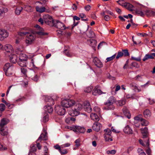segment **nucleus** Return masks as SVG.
<instances>
[{"mask_svg":"<svg viewBox=\"0 0 155 155\" xmlns=\"http://www.w3.org/2000/svg\"><path fill=\"white\" fill-rule=\"evenodd\" d=\"M85 129L84 127L79 126H76L75 132L84 133L85 131Z\"/></svg>","mask_w":155,"mask_h":155,"instance_id":"nucleus-26","label":"nucleus"},{"mask_svg":"<svg viewBox=\"0 0 155 155\" xmlns=\"http://www.w3.org/2000/svg\"><path fill=\"white\" fill-rule=\"evenodd\" d=\"M86 34L87 37L89 38H94L95 36L94 33L91 30H87Z\"/></svg>","mask_w":155,"mask_h":155,"instance_id":"nucleus-19","label":"nucleus"},{"mask_svg":"<svg viewBox=\"0 0 155 155\" xmlns=\"http://www.w3.org/2000/svg\"><path fill=\"white\" fill-rule=\"evenodd\" d=\"M124 7L129 11H133V8L134 7L133 5L128 2H125L123 5Z\"/></svg>","mask_w":155,"mask_h":155,"instance_id":"nucleus-23","label":"nucleus"},{"mask_svg":"<svg viewBox=\"0 0 155 155\" xmlns=\"http://www.w3.org/2000/svg\"><path fill=\"white\" fill-rule=\"evenodd\" d=\"M94 111L97 113L100 114V109L97 106L95 107L93 109Z\"/></svg>","mask_w":155,"mask_h":155,"instance_id":"nucleus-48","label":"nucleus"},{"mask_svg":"<svg viewBox=\"0 0 155 155\" xmlns=\"http://www.w3.org/2000/svg\"><path fill=\"white\" fill-rule=\"evenodd\" d=\"M93 62L95 65L97 67L101 68L102 67V63L97 58L95 57L94 58Z\"/></svg>","mask_w":155,"mask_h":155,"instance_id":"nucleus-16","label":"nucleus"},{"mask_svg":"<svg viewBox=\"0 0 155 155\" xmlns=\"http://www.w3.org/2000/svg\"><path fill=\"white\" fill-rule=\"evenodd\" d=\"M101 127V124L99 123L96 122L94 124L93 126V129L97 132L98 131Z\"/></svg>","mask_w":155,"mask_h":155,"instance_id":"nucleus-14","label":"nucleus"},{"mask_svg":"<svg viewBox=\"0 0 155 155\" xmlns=\"http://www.w3.org/2000/svg\"><path fill=\"white\" fill-rule=\"evenodd\" d=\"M124 55L123 52L121 51H119L117 54V55L116 57V58L117 59H118L119 58L122 57Z\"/></svg>","mask_w":155,"mask_h":155,"instance_id":"nucleus-50","label":"nucleus"},{"mask_svg":"<svg viewBox=\"0 0 155 155\" xmlns=\"http://www.w3.org/2000/svg\"><path fill=\"white\" fill-rule=\"evenodd\" d=\"M93 87L92 86H89L86 88L84 90V91L85 92H90L91 91Z\"/></svg>","mask_w":155,"mask_h":155,"instance_id":"nucleus-46","label":"nucleus"},{"mask_svg":"<svg viewBox=\"0 0 155 155\" xmlns=\"http://www.w3.org/2000/svg\"><path fill=\"white\" fill-rule=\"evenodd\" d=\"M35 8L37 12L41 13L45 12L46 9L45 7H39L38 6H36Z\"/></svg>","mask_w":155,"mask_h":155,"instance_id":"nucleus-32","label":"nucleus"},{"mask_svg":"<svg viewBox=\"0 0 155 155\" xmlns=\"http://www.w3.org/2000/svg\"><path fill=\"white\" fill-rule=\"evenodd\" d=\"M105 132L104 135V138L106 141H111L113 140L112 137L111 135V131L109 128L104 130Z\"/></svg>","mask_w":155,"mask_h":155,"instance_id":"nucleus-3","label":"nucleus"},{"mask_svg":"<svg viewBox=\"0 0 155 155\" xmlns=\"http://www.w3.org/2000/svg\"><path fill=\"white\" fill-rule=\"evenodd\" d=\"M123 131L124 133L128 134H132L133 133V130L130 127L127 125L124 129Z\"/></svg>","mask_w":155,"mask_h":155,"instance_id":"nucleus-15","label":"nucleus"},{"mask_svg":"<svg viewBox=\"0 0 155 155\" xmlns=\"http://www.w3.org/2000/svg\"><path fill=\"white\" fill-rule=\"evenodd\" d=\"M39 76L36 74L31 78L32 80L35 81H37L39 78Z\"/></svg>","mask_w":155,"mask_h":155,"instance_id":"nucleus-51","label":"nucleus"},{"mask_svg":"<svg viewBox=\"0 0 155 155\" xmlns=\"http://www.w3.org/2000/svg\"><path fill=\"white\" fill-rule=\"evenodd\" d=\"M9 122V119L6 118H2L0 122V127H5L4 126L6 125Z\"/></svg>","mask_w":155,"mask_h":155,"instance_id":"nucleus-17","label":"nucleus"},{"mask_svg":"<svg viewBox=\"0 0 155 155\" xmlns=\"http://www.w3.org/2000/svg\"><path fill=\"white\" fill-rule=\"evenodd\" d=\"M75 120V119L74 117H70L67 118L65 120V121L68 124H71Z\"/></svg>","mask_w":155,"mask_h":155,"instance_id":"nucleus-35","label":"nucleus"},{"mask_svg":"<svg viewBox=\"0 0 155 155\" xmlns=\"http://www.w3.org/2000/svg\"><path fill=\"white\" fill-rule=\"evenodd\" d=\"M23 9V8L21 7H18L16 8V9L15 11V14L18 15H19L20 13Z\"/></svg>","mask_w":155,"mask_h":155,"instance_id":"nucleus-38","label":"nucleus"},{"mask_svg":"<svg viewBox=\"0 0 155 155\" xmlns=\"http://www.w3.org/2000/svg\"><path fill=\"white\" fill-rule=\"evenodd\" d=\"M54 147L56 149L58 150L59 151H60L61 148V145L60 146L58 145L57 144L54 146Z\"/></svg>","mask_w":155,"mask_h":155,"instance_id":"nucleus-61","label":"nucleus"},{"mask_svg":"<svg viewBox=\"0 0 155 155\" xmlns=\"http://www.w3.org/2000/svg\"><path fill=\"white\" fill-rule=\"evenodd\" d=\"M9 35V33L6 30H0V38L3 40L7 37Z\"/></svg>","mask_w":155,"mask_h":155,"instance_id":"nucleus-10","label":"nucleus"},{"mask_svg":"<svg viewBox=\"0 0 155 155\" xmlns=\"http://www.w3.org/2000/svg\"><path fill=\"white\" fill-rule=\"evenodd\" d=\"M83 108L82 104L78 102H75L74 109L75 110L78 111L79 113L80 114V111H81Z\"/></svg>","mask_w":155,"mask_h":155,"instance_id":"nucleus-18","label":"nucleus"},{"mask_svg":"<svg viewBox=\"0 0 155 155\" xmlns=\"http://www.w3.org/2000/svg\"><path fill=\"white\" fill-rule=\"evenodd\" d=\"M69 48L68 46H67L65 47L64 50V52L65 53L66 55L68 57H71V54L69 53L68 51H67L68 50Z\"/></svg>","mask_w":155,"mask_h":155,"instance_id":"nucleus-41","label":"nucleus"},{"mask_svg":"<svg viewBox=\"0 0 155 155\" xmlns=\"http://www.w3.org/2000/svg\"><path fill=\"white\" fill-rule=\"evenodd\" d=\"M45 110L49 113H52L53 111L52 107L51 106H46L44 107Z\"/></svg>","mask_w":155,"mask_h":155,"instance_id":"nucleus-31","label":"nucleus"},{"mask_svg":"<svg viewBox=\"0 0 155 155\" xmlns=\"http://www.w3.org/2000/svg\"><path fill=\"white\" fill-rule=\"evenodd\" d=\"M115 57L116 54H114L110 57L107 58H106V62H109L112 61L115 58Z\"/></svg>","mask_w":155,"mask_h":155,"instance_id":"nucleus-47","label":"nucleus"},{"mask_svg":"<svg viewBox=\"0 0 155 155\" xmlns=\"http://www.w3.org/2000/svg\"><path fill=\"white\" fill-rule=\"evenodd\" d=\"M3 70L5 75L10 77L14 73V67L13 65L10 63H6L3 67Z\"/></svg>","mask_w":155,"mask_h":155,"instance_id":"nucleus-2","label":"nucleus"},{"mask_svg":"<svg viewBox=\"0 0 155 155\" xmlns=\"http://www.w3.org/2000/svg\"><path fill=\"white\" fill-rule=\"evenodd\" d=\"M122 52L124 54L125 56H127L129 55V54L128 52V51L127 50H123Z\"/></svg>","mask_w":155,"mask_h":155,"instance_id":"nucleus-60","label":"nucleus"},{"mask_svg":"<svg viewBox=\"0 0 155 155\" xmlns=\"http://www.w3.org/2000/svg\"><path fill=\"white\" fill-rule=\"evenodd\" d=\"M5 107L4 104H0V110L1 111H3L5 109Z\"/></svg>","mask_w":155,"mask_h":155,"instance_id":"nucleus-52","label":"nucleus"},{"mask_svg":"<svg viewBox=\"0 0 155 155\" xmlns=\"http://www.w3.org/2000/svg\"><path fill=\"white\" fill-rule=\"evenodd\" d=\"M19 60L27 61L28 56L25 54L21 53L19 57Z\"/></svg>","mask_w":155,"mask_h":155,"instance_id":"nucleus-25","label":"nucleus"},{"mask_svg":"<svg viewBox=\"0 0 155 155\" xmlns=\"http://www.w3.org/2000/svg\"><path fill=\"white\" fill-rule=\"evenodd\" d=\"M80 140L79 139H77L75 141V145L77 147H79L80 146Z\"/></svg>","mask_w":155,"mask_h":155,"instance_id":"nucleus-57","label":"nucleus"},{"mask_svg":"<svg viewBox=\"0 0 155 155\" xmlns=\"http://www.w3.org/2000/svg\"><path fill=\"white\" fill-rule=\"evenodd\" d=\"M47 140V134L46 133H42L40 137H39L37 141H41V140Z\"/></svg>","mask_w":155,"mask_h":155,"instance_id":"nucleus-27","label":"nucleus"},{"mask_svg":"<svg viewBox=\"0 0 155 155\" xmlns=\"http://www.w3.org/2000/svg\"><path fill=\"white\" fill-rule=\"evenodd\" d=\"M153 54V53H152L150 54H147L146 55L143 59V61H145L148 59H153L154 57Z\"/></svg>","mask_w":155,"mask_h":155,"instance_id":"nucleus-28","label":"nucleus"},{"mask_svg":"<svg viewBox=\"0 0 155 155\" xmlns=\"http://www.w3.org/2000/svg\"><path fill=\"white\" fill-rule=\"evenodd\" d=\"M68 150L67 149H64V148H61L59 152L61 154H65L68 153Z\"/></svg>","mask_w":155,"mask_h":155,"instance_id":"nucleus-43","label":"nucleus"},{"mask_svg":"<svg viewBox=\"0 0 155 155\" xmlns=\"http://www.w3.org/2000/svg\"><path fill=\"white\" fill-rule=\"evenodd\" d=\"M73 19L74 20V24L73 25L72 27V29H73L74 28V26H76L79 23V22H75V20L79 21L80 20V18L76 16H74L73 17Z\"/></svg>","mask_w":155,"mask_h":155,"instance_id":"nucleus-33","label":"nucleus"},{"mask_svg":"<svg viewBox=\"0 0 155 155\" xmlns=\"http://www.w3.org/2000/svg\"><path fill=\"white\" fill-rule=\"evenodd\" d=\"M83 107L84 110L88 113H90L92 111L90 104L88 101H85L84 103Z\"/></svg>","mask_w":155,"mask_h":155,"instance_id":"nucleus-8","label":"nucleus"},{"mask_svg":"<svg viewBox=\"0 0 155 155\" xmlns=\"http://www.w3.org/2000/svg\"><path fill=\"white\" fill-rule=\"evenodd\" d=\"M116 104L118 106H122L125 104V101L122 100L118 101L116 102Z\"/></svg>","mask_w":155,"mask_h":155,"instance_id":"nucleus-44","label":"nucleus"},{"mask_svg":"<svg viewBox=\"0 0 155 155\" xmlns=\"http://www.w3.org/2000/svg\"><path fill=\"white\" fill-rule=\"evenodd\" d=\"M25 98V97L24 96L21 97L18 99H16L15 101L16 102L22 101Z\"/></svg>","mask_w":155,"mask_h":155,"instance_id":"nucleus-63","label":"nucleus"},{"mask_svg":"<svg viewBox=\"0 0 155 155\" xmlns=\"http://www.w3.org/2000/svg\"><path fill=\"white\" fill-rule=\"evenodd\" d=\"M36 150L37 149L35 146V145H33L31 146V148L30 151L35 152L36 151Z\"/></svg>","mask_w":155,"mask_h":155,"instance_id":"nucleus-56","label":"nucleus"},{"mask_svg":"<svg viewBox=\"0 0 155 155\" xmlns=\"http://www.w3.org/2000/svg\"><path fill=\"white\" fill-rule=\"evenodd\" d=\"M71 145V144L69 143H66L61 145V147L64 148L69 147Z\"/></svg>","mask_w":155,"mask_h":155,"instance_id":"nucleus-53","label":"nucleus"},{"mask_svg":"<svg viewBox=\"0 0 155 155\" xmlns=\"http://www.w3.org/2000/svg\"><path fill=\"white\" fill-rule=\"evenodd\" d=\"M103 92L99 89L95 87L92 91V94L94 95H100L102 94Z\"/></svg>","mask_w":155,"mask_h":155,"instance_id":"nucleus-22","label":"nucleus"},{"mask_svg":"<svg viewBox=\"0 0 155 155\" xmlns=\"http://www.w3.org/2000/svg\"><path fill=\"white\" fill-rule=\"evenodd\" d=\"M55 110L56 112L59 115H63L65 113V110L62 106H57L55 107Z\"/></svg>","mask_w":155,"mask_h":155,"instance_id":"nucleus-7","label":"nucleus"},{"mask_svg":"<svg viewBox=\"0 0 155 155\" xmlns=\"http://www.w3.org/2000/svg\"><path fill=\"white\" fill-rule=\"evenodd\" d=\"M21 72L23 74L24 77H27V70L26 68L22 67L21 68Z\"/></svg>","mask_w":155,"mask_h":155,"instance_id":"nucleus-40","label":"nucleus"},{"mask_svg":"<svg viewBox=\"0 0 155 155\" xmlns=\"http://www.w3.org/2000/svg\"><path fill=\"white\" fill-rule=\"evenodd\" d=\"M47 34L42 31L37 32L36 34L33 33H30L28 32H20L18 33V37H23L24 36H26L25 40L26 43L28 45L31 44L35 41L36 35L38 37H41L42 35H47Z\"/></svg>","mask_w":155,"mask_h":155,"instance_id":"nucleus-1","label":"nucleus"},{"mask_svg":"<svg viewBox=\"0 0 155 155\" xmlns=\"http://www.w3.org/2000/svg\"><path fill=\"white\" fill-rule=\"evenodd\" d=\"M141 131L143 137H147L148 134L147 127H145L144 128H141Z\"/></svg>","mask_w":155,"mask_h":155,"instance_id":"nucleus-29","label":"nucleus"},{"mask_svg":"<svg viewBox=\"0 0 155 155\" xmlns=\"http://www.w3.org/2000/svg\"><path fill=\"white\" fill-rule=\"evenodd\" d=\"M131 65L134 67L138 68L140 67V65L136 62H133L132 63Z\"/></svg>","mask_w":155,"mask_h":155,"instance_id":"nucleus-55","label":"nucleus"},{"mask_svg":"<svg viewBox=\"0 0 155 155\" xmlns=\"http://www.w3.org/2000/svg\"><path fill=\"white\" fill-rule=\"evenodd\" d=\"M61 104L63 107L66 108H68V99L62 100L61 102Z\"/></svg>","mask_w":155,"mask_h":155,"instance_id":"nucleus-37","label":"nucleus"},{"mask_svg":"<svg viewBox=\"0 0 155 155\" xmlns=\"http://www.w3.org/2000/svg\"><path fill=\"white\" fill-rule=\"evenodd\" d=\"M0 134L3 136H6L8 134V129L7 127H0Z\"/></svg>","mask_w":155,"mask_h":155,"instance_id":"nucleus-9","label":"nucleus"},{"mask_svg":"<svg viewBox=\"0 0 155 155\" xmlns=\"http://www.w3.org/2000/svg\"><path fill=\"white\" fill-rule=\"evenodd\" d=\"M68 114L71 116H75L78 115L80 114L78 111H77L74 109V110H71L69 111Z\"/></svg>","mask_w":155,"mask_h":155,"instance_id":"nucleus-20","label":"nucleus"},{"mask_svg":"<svg viewBox=\"0 0 155 155\" xmlns=\"http://www.w3.org/2000/svg\"><path fill=\"white\" fill-rule=\"evenodd\" d=\"M0 149L2 150H6L7 149V148L3 145L0 144Z\"/></svg>","mask_w":155,"mask_h":155,"instance_id":"nucleus-64","label":"nucleus"},{"mask_svg":"<svg viewBox=\"0 0 155 155\" xmlns=\"http://www.w3.org/2000/svg\"><path fill=\"white\" fill-rule=\"evenodd\" d=\"M123 113L124 115L127 117L128 118H130L131 114L127 109L126 107H124L123 109Z\"/></svg>","mask_w":155,"mask_h":155,"instance_id":"nucleus-24","label":"nucleus"},{"mask_svg":"<svg viewBox=\"0 0 155 155\" xmlns=\"http://www.w3.org/2000/svg\"><path fill=\"white\" fill-rule=\"evenodd\" d=\"M4 49L8 53L12 54L13 52V48L12 46L9 44H7L5 45Z\"/></svg>","mask_w":155,"mask_h":155,"instance_id":"nucleus-13","label":"nucleus"},{"mask_svg":"<svg viewBox=\"0 0 155 155\" xmlns=\"http://www.w3.org/2000/svg\"><path fill=\"white\" fill-rule=\"evenodd\" d=\"M141 124L142 126H146L149 124V122L147 120L143 119L141 121Z\"/></svg>","mask_w":155,"mask_h":155,"instance_id":"nucleus-45","label":"nucleus"},{"mask_svg":"<svg viewBox=\"0 0 155 155\" xmlns=\"http://www.w3.org/2000/svg\"><path fill=\"white\" fill-rule=\"evenodd\" d=\"M24 6L25 8L26 9V10L28 12H31L33 10L32 7L29 5H25Z\"/></svg>","mask_w":155,"mask_h":155,"instance_id":"nucleus-42","label":"nucleus"},{"mask_svg":"<svg viewBox=\"0 0 155 155\" xmlns=\"http://www.w3.org/2000/svg\"><path fill=\"white\" fill-rule=\"evenodd\" d=\"M67 127L68 129L73 130V131L75 132L76 129V126H73L71 127L67 126Z\"/></svg>","mask_w":155,"mask_h":155,"instance_id":"nucleus-59","label":"nucleus"},{"mask_svg":"<svg viewBox=\"0 0 155 155\" xmlns=\"http://www.w3.org/2000/svg\"><path fill=\"white\" fill-rule=\"evenodd\" d=\"M116 153V151L114 150H107V154H114Z\"/></svg>","mask_w":155,"mask_h":155,"instance_id":"nucleus-49","label":"nucleus"},{"mask_svg":"<svg viewBox=\"0 0 155 155\" xmlns=\"http://www.w3.org/2000/svg\"><path fill=\"white\" fill-rule=\"evenodd\" d=\"M43 18L45 22L50 26H52L53 25V21L52 17L48 15H44L43 16Z\"/></svg>","mask_w":155,"mask_h":155,"instance_id":"nucleus-4","label":"nucleus"},{"mask_svg":"<svg viewBox=\"0 0 155 155\" xmlns=\"http://www.w3.org/2000/svg\"><path fill=\"white\" fill-rule=\"evenodd\" d=\"M115 102L114 97L113 96L110 97L105 103V105L108 106V109H113L114 108L112 104Z\"/></svg>","mask_w":155,"mask_h":155,"instance_id":"nucleus-6","label":"nucleus"},{"mask_svg":"<svg viewBox=\"0 0 155 155\" xmlns=\"http://www.w3.org/2000/svg\"><path fill=\"white\" fill-rule=\"evenodd\" d=\"M149 84V81L147 82L146 83L143 85L141 86V87L142 89H143L147 87Z\"/></svg>","mask_w":155,"mask_h":155,"instance_id":"nucleus-58","label":"nucleus"},{"mask_svg":"<svg viewBox=\"0 0 155 155\" xmlns=\"http://www.w3.org/2000/svg\"><path fill=\"white\" fill-rule=\"evenodd\" d=\"M27 61L19 60L18 61V64L21 67H25L26 66Z\"/></svg>","mask_w":155,"mask_h":155,"instance_id":"nucleus-30","label":"nucleus"},{"mask_svg":"<svg viewBox=\"0 0 155 155\" xmlns=\"http://www.w3.org/2000/svg\"><path fill=\"white\" fill-rule=\"evenodd\" d=\"M48 115L47 114H46V115H45L43 118V121L44 122H45L48 121Z\"/></svg>","mask_w":155,"mask_h":155,"instance_id":"nucleus-54","label":"nucleus"},{"mask_svg":"<svg viewBox=\"0 0 155 155\" xmlns=\"http://www.w3.org/2000/svg\"><path fill=\"white\" fill-rule=\"evenodd\" d=\"M90 116L91 120L95 121H98L100 119L98 116L94 113H91Z\"/></svg>","mask_w":155,"mask_h":155,"instance_id":"nucleus-21","label":"nucleus"},{"mask_svg":"<svg viewBox=\"0 0 155 155\" xmlns=\"http://www.w3.org/2000/svg\"><path fill=\"white\" fill-rule=\"evenodd\" d=\"M75 101L72 100L68 99V108L72 107L75 105Z\"/></svg>","mask_w":155,"mask_h":155,"instance_id":"nucleus-36","label":"nucleus"},{"mask_svg":"<svg viewBox=\"0 0 155 155\" xmlns=\"http://www.w3.org/2000/svg\"><path fill=\"white\" fill-rule=\"evenodd\" d=\"M79 16L82 19V20L84 21H88V19L86 18V15L84 13H80L79 15Z\"/></svg>","mask_w":155,"mask_h":155,"instance_id":"nucleus-39","label":"nucleus"},{"mask_svg":"<svg viewBox=\"0 0 155 155\" xmlns=\"http://www.w3.org/2000/svg\"><path fill=\"white\" fill-rule=\"evenodd\" d=\"M124 1V0H119L117 1V2L120 5L124 7V3H123V2Z\"/></svg>","mask_w":155,"mask_h":155,"instance_id":"nucleus-62","label":"nucleus"},{"mask_svg":"<svg viewBox=\"0 0 155 155\" xmlns=\"http://www.w3.org/2000/svg\"><path fill=\"white\" fill-rule=\"evenodd\" d=\"M143 115L145 118L150 117L151 115V113L148 109H146L143 112Z\"/></svg>","mask_w":155,"mask_h":155,"instance_id":"nucleus-34","label":"nucleus"},{"mask_svg":"<svg viewBox=\"0 0 155 155\" xmlns=\"http://www.w3.org/2000/svg\"><path fill=\"white\" fill-rule=\"evenodd\" d=\"M52 26H54L58 29H61L63 27L64 29H66V27L64 25L62 22L58 20H54L53 22Z\"/></svg>","mask_w":155,"mask_h":155,"instance_id":"nucleus-5","label":"nucleus"},{"mask_svg":"<svg viewBox=\"0 0 155 155\" xmlns=\"http://www.w3.org/2000/svg\"><path fill=\"white\" fill-rule=\"evenodd\" d=\"M150 13V11L147 10H137L136 11V13L139 16H143L145 14H146L147 15H148V13Z\"/></svg>","mask_w":155,"mask_h":155,"instance_id":"nucleus-11","label":"nucleus"},{"mask_svg":"<svg viewBox=\"0 0 155 155\" xmlns=\"http://www.w3.org/2000/svg\"><path fill=\"white\" fill-rule=\"evenodd\" d=\"M10 62L12 63H16L18 61V57L15 54H11L10 55Z\"/></svg>","mask_w":155,"mask_h":155,"instance_id":"nucleus-12","label":"nucleus"}]
</instances>
